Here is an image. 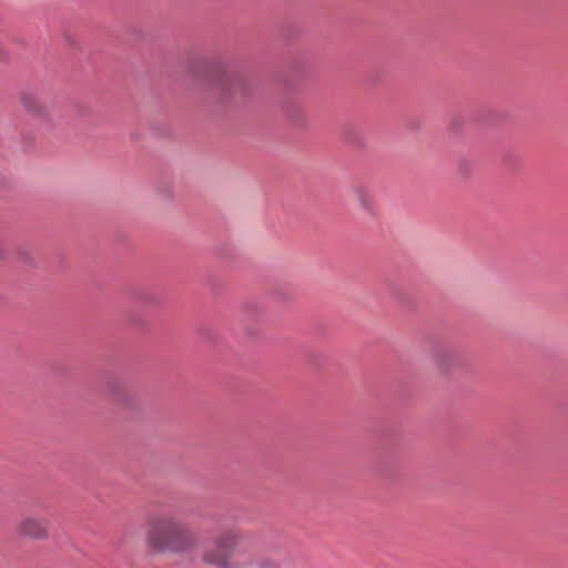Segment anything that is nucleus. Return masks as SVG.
Wrapping results in <instances>:
<instances>
[{
    "mask_svg": "<svg viewBox=\"0 0 568 568\" xmlns=\"http://www.w3.org/2000/svg\"><path fill=\"white\" fill-rule=\"evenodd\" d=\"M145 542L158 552H184L194 546L192 535L185 524L169 515L149 519Z\"/></svg>",
    "mask_w": 568,
    "mask_h": 568,
    "instance_id": "obj_1",
    "label": "nucleus"
},
{
    "mask_svg": "<svg viewBox=\"0 0 568 568\" xmlns=\"http://www.w3.org/2000/svg\"><path fill=\"white\" fill-rule=\"evenodd\" d=\"M241 540L240 531L234 529L223 531L216 537L214 546L204 551L203 562L214 568H237L239 565L233 560V556Z\"/></svg>",
    "mask_w": 568,
    "mask_h": 568,
    "instance_id": "obj_2",
    "label": "nucleus"
},
{
    "mask_svg": "<svg viewBox=\"0 0 568 568\" xmlns=\"http://www.w3.org/2000/svg\"><path fill=\"white\" fill-rule=\"evenodd\" d=\"M16 531L21 538L45 540L50 536V523L42 517L24 516L17 524Z\"/></svg>",
    "mask_w": 568,
    "mask_h": 568,
    "instance_id": "obj_3",
    "label": "nucleus"
},
{
    "mask_svg": "<svg viewBox=\"0 0 568 568\" xmlns=\"http://www.w3.org/2000/svg\"><path fill=\"white\" fill-rule=\"evenodd\" d=\"M354 196L361 207L367 212H373L375 209V201L373 195L364 187L357 186L354 189Z\"/></svg>",
    "mask_w": 568,
    "mask_h": 568,
    "instance_id": "obj_4",
    "label": "nucleus"
},
{
    "mask_svg": "<svg viewBox=\"0 0 568 568\" xmlns=\"http://www.w3.org/2000/svg\"><path fill=\"white\" fill-rule=\"evenodd\" d=\"M22 105L23 108L33 115L44 116L45 109L42 103L32 95H23L22 97Z\"/></svg>",
    "mask_w": 568,
    "mask_h": 568,
    "instance_id": "obj_5",
    "label": "nucleus"
}]
</instances>
